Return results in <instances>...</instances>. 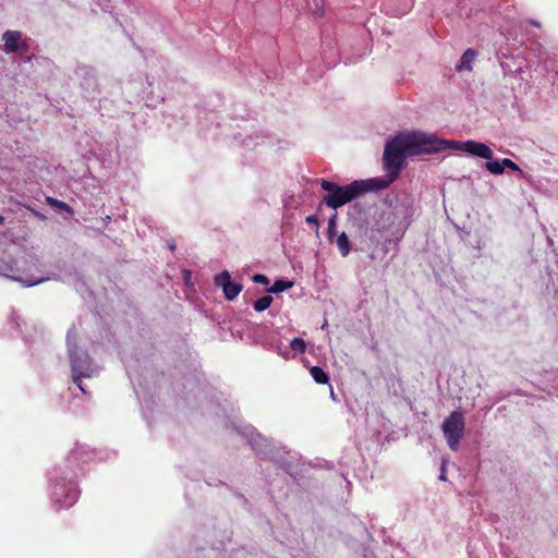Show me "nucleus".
<instances>
[{
    "instance_id": "obj_24",
    "label": "nucleus",
    "mask_w": 558,
    "mask_h": 558,
    "mask_svg": "<svg viewBox=\"0 0 558 558\" xmlns=\"http://www.w3.org/2000/svg\"><path fill=\"white\" fill-rule=\"evenodd\" d=\"M439 480H440V481H444V482H445V481H447V477H446V466H445V464H442V465H441V474H440V476H439Z\"/></svg>"
},
{
    "instance_id": "obj_4",
    "label": "nucleus",
    "mask_w": 558,
    "mask_h": 558,
    "mask_svg": "<svg viewBox=\"0 0 558 558\" xmlns=\"http://www.w3.org/2000/svg\"><path fill=\"white\" fill-rule=\"evenodd\" d=\"M215 283L221 287L227 300H234L242 291V284L232 282L230 280V274L223 270L220 275L216 276Z\"/></svg>"
},
{
    "instance_id": "obj_21",
    "label": "nucleus",
    "mask_w": 558,
    "mask_h": 558,
    "mask_svg": "<svg viewBox=\"0 0 558 558\" xmlns=\"http://www.w3.org/2000/svg\"><path fill=\"white\" fill-rule=\"evenodd\" d=\"M305 221L307 225H311L315 228V231L318 232L319 230V223H318V218L316 215H311V216H307L305 218Z\"/></svg>"
},
{
    "instance_id": "obj_8",
    "label": "nucleus",
    "mask_w": 558,
    "mask_h": 558,
    "mask_svg": "<svg viewBox=\"0 0 558 558\" xmlns=\"http://www.w3.org/2000/svg\"><path fill=\"white\" fill-rule=\"evenodd\" d=\"M359 182L364 183V190L363 194L371 192V191H380L386 189L391 182L395 180H391V175H389V180L384 179H368V180H357Z\"/></svg>"
},
{
    "instance_id": "obj_22",
    "label": "nucleus",
    "mask_w": 558,
    "mask_h": 558,
    "mask_svg": "<svg viewBox=\"0 0 558 558\" xmlns=\"http://www.w3.org/2000/svg\"><path fill=\"white\" fill-rule=\"evenodd\" d=\"M77 495L78 493L76 489H70V492L66 494V498L70 499V501L66 505L68 507L72 506L75 502Z\"/></svg>"
},
{
    "instance_id": "obj_17",
    "label": "nucleus",
    "mask_w": 558,
    "mask_h": 558,
    "mask_svg": "<svg viewBox=\"0 0 558 558\" xmlns=\"http://www.w3.org/2000/svg\"><path fill=\"white\" fill-rule=\"evenodd\" d=\"M336 221H337V214L332 215L328 221L327 238L329 241H332V239L336 235Z\"/></svg>"
},
{
    "instance_id": "obj_16",
    "label": "nucleus",
    "mask_w": 558,
    "mask_h": 558,
    "mask_svg": "<svg viewBox=\"0 0 558 558\" xmlns=\"http://www.w3.org/2000/svg\"><path fill=\"white\" fill-rule=\"evenodd\" d=\"M290 348L294 352L304 353L306 350V343L302 338L296 337L291 340Z\"/></svg>"
},
{
    "instance_id": "obj_18",
    "label": "nucleus",
    "mask_w": 558,
    "mask_h": 558,
    "mask_svg": "<svg viewBox=\"0 0 558 558\" xmlns=\"http://www.w3.org/2000/svg\"><path fill=\"white\" fill-rule=\"evenodd\" d=\"M501 162H502L504 170H505L506 168H508V169H510V170L518 171V172L522 173L521 168H520V167H519L514 161H512L511 159H509V158H504V159L501 160Z\"/></svg>"
},
{
    "instance_id": "obj_3",
    "label": "nucleus",
    "mask_w": 558,
    "mask_h": 558,
    "mask_svg": "<svg viewBox=\"0 0 558 558\" xmlns=\"http://www.w3.org/2000/svg\"><path fill=\"white\" fill-rule=\"evenodd\" d=\"M465 428L464 415L460 411H453L444 421L441 425L442 433L447 439L448 446L452 451H457L463 437Z\"/></svg>"
},
{
    "instance_id": "obj_7",
    "label": "nucleus",
    "mask_w": 558,
    "mask_h": 558,
    "mask_svg": "<svg viewBox=\"0 0 558 558\" xmlns=\"http://www.w3.org/2000/svg\"><path fill=\"white\" fill-rule=\"evenodd\" d=\"M71 369H72V374H73V383L78 387V389L83 393H86V390L82 385V378L90 376L86 372V367L83 365V363H81L72 357L71 359Z\"/></svg>"
},
{
    "instance_id": "obj_10",
    "label": "nucleus",
    "mask_w": 558,
    "mask_h": 558,
    "mask_svg": "<svg viewBox=\"0 0 558 558\" xmlns=\"http://www.w3.org/2000/svg\"><path fill=\"white\" fill-rule=\"evenodd\" d=\"M336 244L341 256L345 257L351 251L349 238L345 232L340 233L336 239Z\"/></svg>"
},
{
    "instance_id": "obj_13",
    "label": "nucleus",
    "mask_w": 558,
    "mask_h": 558,
    "mask_svg": "<svg viewBox=\"0 0 558 558\" xmlns=\"http://www.w3.org/2000/svg\"><path fill=\"white\" fill-rule=\"evenodd\" d=\"M272 301H274L272 296L265 295V296H262V298L257 299L253 303V307H254V310L256 312H263V311L267 310L270 306Z\"/></svg>"
},
{
    "instance_id": "obj_11",
    "label": "nucleus",
    "mask_w": 558,
    "mask_h": 558,
    "mask_svg": "<svg viewBox=\"0 0 558 558\" xmlns=\"http://www.w3.org/2000/svg\"><path fill=\"white\" fill-rule=\"evenodd\" d=\"M310 374L315 380V383L319 385L327 384L329 380L328 374L320 366H312L310 369Z\"/></svg>"
},
{
    "instance_id": "obj_25",
    "label": "nucleus",
    "mask_w": 558,
    "mask_h": 558,
    "mask_svg": "<svg viewBox=\"0 0 558 558\" xmlns=\"http://www.w3.org/2000/svg\"><path fill=\"white\" fill-rule=\"evenodd\" d=\"M3 222H4V217L0 216V226L3 225Z\"/></svg>"
},
{
    "instance_id": "obj_2",
    "label": "nucleus",
    "mask_w": 558,
    "mask_h": 558,
    "mask_svg": "<svg viewBox=\"0 0 558 558\" xmlns=\"http://www.w3.org/2000/svg\"><path fill=\"white\" fill-rule=\"evenodd\" d=\"M363 184L364 183L355 180L350 184L340 186L337 183L324 179L320 182V186L328 193L323 197L322 202L328 207L337 209L363 195Z\"/></svg>"
},
{
    "instance_id": "obj_19",
    "label": "nucleus",
    "mask_w": 558,
    "mask_h": 558,
    "mask_svg": "<svg viewBox=\"0 0 558 558\" xmlns=\"http://www.w3.org/2000/svg\"><path fill=\"white\" fill-rule=\"evenodd\" d=\"M253 281L255 283H259V284H263V286H268L269 284V279L267 276L265 275H262V274H256L253 276Z\"/></svg>"
},
{
    "instance_id": "obj_12",
    "label": "nucleus",
    "mask_w": 558,
    "mask_h": 558,
    "mask_svg": "<svg viewBox=\"0 0 558 558\" xmlns=\"http://www.w3.org/2000/svg\"><path fill=\"white\" fill-rule=\"evenodd\" d=\"M292 286H293L292 281L278 279L274 282V284L270 288L267 289V291L269 293L277 294V293H280V292H283V291L290 289Z\"/></svg>"
},
{
    "instance_id": "obj_9",
    "label": "nucleus",
    "mask_w": 558,
    "mask_h": 558,
    "mask_svg": "<svg viewBox=\"0 0 558 558\" xmlns=\"http://www.w3.org/2000/svg\"><path fill=\"white\" fill-rule=\"evenodd\" d=\"M476 56H477L476 50H474L472 48L466 49L460 59V63L457 65V71H459V72L462 70L471 71L472 64H473Z\"/></svg>"
},
{
    "instance_id": "obj_20",
    "label": "nucleus",
    "mask_w": 558,
    "mask_h": 558,
    "mask_svg": "<svg viewBox=\"0 0 558 558\" xmlns=\"http://www.w3.org/2000/svg\"><path fill=\"white\" fill-rule=\"evenodd\" d=\"M16 280L23 282L27 287H33V286H36V284L41 283L43 281H45L44 278H40V279H33V278L23 279V278H17Z\"/></svg>"
},
{
    "instance_id": "obj_26",
    "label": "nucleus",
    "mask_w": 558,
    "mask_h": 558,
    "mask_svg": "<svg viewBox=\"0 0 558 558\" xmlns=\"http://www.w3.org/2000/svg\"><path fill=\"white\" fill-rule=\"evenodd\" d=\"M531 23L535 26H539V24L536 21H531Z\"/></svg>"
},
{
    "instance_id": "obj_1",
    "label": "nucleus",
    "mask_w": 558,
    "mask_h": 558,
    "mask_svg": "<svg viewBox=\"0 0 558 558\" xmlns=\"http://www.w3.org/2000/svg\"><path fill=\"white\" fill-rule=\"evenodd\" d=\"M448 147H451L450 142L422 132L398 135L385 146L384 166L391 180H396L404 167L407 156L439 153Z\"/></svg>"
},
{
    "instance_id": "obj_6",
    "label": "nucleus",
    "mask_w": 558,
    "mask_h": 558,
    "mask_svg": "<svg viewBox=\"0 0 558 558\" xmlns=\"http://www.w3.org/2000/svg\"><path fill=\"white\" fill-rule=\"evenodd\" d=\"M22 33L20 31L8 29L2 34L3 51L7 54L15 53L19 51V43L21 41Z\"/></svg>"
},
{
    "instance_id": "obj_14",
    "label": "nucleus",
    "mask_w": 558,
    "mask_h": 558,
    "mask_svg": "<svg viewBox=\"0 0 558 558\" xmlns=\"http://www.w3.org/2000/svg\"><path fill=\"white\" fill-rule=\"evenodd\" d=\"M486 169L493 173V174H502L504 173V167L502 162L499 160H488L486 162Z\"/></svg>"
},
{
    "instance_id": "obj_23",
    "label": "nucleus",
    "mask_w": 558,
    "mask_h": 558,
    "mask_svg": "<svg viewBox=\"0 0 558 558\" xmlns=\"http://www.w3.org/2000/svg\"><path fill=\"white\" fill-rule=\"evenodd\" d=\"M28 49H29V45H28L27 39H23L21 37V41L19 43V51L22 53H25L28 51Z\"/></svg>"
},
{
    "instance_id": "obj_15",
    "label": "nucleus",
    "mask_w": 558,
    "mask_h": 558,
    "mask_svg": "<svg viewBox=\"0 0 558 558\" xmlns=\"http://www.w3.org/2000/svg\"><path fill=\"white\" fill-rule=\"evenodd\" d=\"M46 203L52 207H56V208H59L61 210H64V211H72V208L70 205H68L66 203L62 202V201H59L57 198H53V197H50L48 196L46 198Z\"/></svg>"
},
{
    "instance_id": "obj_5",
    "label": "nucleus",
    "mask_w": 558,
    "mask_h": 558,
    "mask_svg": "<svg viewBox=\"0 0 558 558\" xmlns=\"http://www.w3.org/2000/svg\"><path fill=\"white\" fill-rule=\"evenodd\" d=\"M458 145L459 148L473 156H477L486 160L493 159L494 153L492 148L484 143L470 140L466 142L459 143Z\"/></svg>"
}]
</instances>
